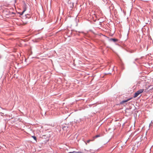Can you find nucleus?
Returning <instances> with one entry per match:
<instances>
[{"mask_svg":"<svg viewBox=\"0 0 153 153\" xmlns=\"http://www.w3.org/2000/svg\"><path fill=\"white\" fill-rule=\"evenodd\" d=\"M91 140H87V143H89Z\"/></svg>","mask_w":153,"mask_h":153,"instance_id":"8","label":"nucleus"},{"mask_svg":"<svg viewBox=\"0 0 153 153\" xmlns=\"http://www.w3.org/2000/svg\"><path fill=\"white\" fill-rule=\"evenodd\" d=\"M25 10H24L22 12V13L21 14V15H23V14L25 12Z\"/></svg>","mask_w":153,"mask_h":153,"instance_id":"7","label":"nucleus"},{"mask_svg":"<svg viewBox=\"0 0 153 153\" xmlns=\"http://www.w3.org/2000/svg\"><path fill=\"white\" fill-rule=\"evenodd\" d=\"M32 137L34 139V140H36V137H35V136H32Z\"/></svg>","mask_w":153,"mask_h":153,"instance_id":"6","label":"nucleus"},{"mask_svg":"<svg viewBox=\"0 0 153 153\" xmlns=\"http://www.w3.org/2000/svg\"><path fill=\"white\" fill-rule=\"evenodd\" d=\"M144 90V89H140L139 90L135 93L134 97L135 98L137 97L140 94L143 92Z\"/></svg>","mask_w":153,"mask_h":153,"instance_id":"1","label":"nucleus"},{"mask_svg":"<svg viewBox=\"0 0 153 153\" xmlns=\"http://www.w3.org/2000/svg\"><path fill=\"white\" fill-rule=\"evenodd\" d=\"M100 136V134L97 135L94 137L93 138L94 139H95L97 137H99Z\"/></svg>","mask_w":153,"mask_h":153,"instance_id":"4","label":"nucleus"},{"mask_svg":"<svg viewBox=\"0 0 153 153\" xmlns=\"http://www.w3.org/2000/svg\"><path fill=\"white\" fill-rule=\"evenodd\" d=\"M110 41H113L114 42H116L117 41V40L116 39L111 38L110 39Z\"/></svg>","mask_w":153,"mask_h":153,"instance_id":"3","label":"nucleus"},{"mask_svg":"<svg viewBox=\"0 0 153 153\" xmlns=\"http://www.w3.org/2000/svg\"><path fill=\"white\" fill-rule=\"evenodd\" d=\"M148 88H149V87H148V88H146L145 90H146L148 89Z\"/></svg>","mask_w":153,"mask_h":153,"instance_id":"9","label":"nucleus"},{"mask_svg":"<svg viewBox=\"0 0 153 153\" xmlns=\"http://www.w3.org/2000/svg\"><path fill=\"white\" fill-rule=\"evenodd\" d=\"M1 149V148H0V149Z\"/></svg>","mask_w":153,"mask_h":153,"instance_id":"10","label":"nucleus"},{"mask_svg":"<svg viewBox=\"0 0 153 153\" xmlns=\"http://www.w3.org/2000/svg\"><path fill=\"white\" fill-rule=\"evenodd\" d=\"M131 99V98L128 99L127 100H123L121 102V104H123L124 103L130 100Z\"/></svg>","mask_w":153,"mask_h":153,"instance_id":"2","label":"nucleus"},{"mask_svg":"<svg viewBox=\"0 0 153 153\" xmlns=\"http://www.w3.org/2000/svg\"><path fill=\"white\" fill-rule=\"evenodd\" d=\"M66 128H68V126H67V127L64 126L63 127V129L64 130H65V129H66Z\"/></svg>","mask_w":153,"mask_h":153,"instance_id":"5","label":"nucleus"}]
</instances>
